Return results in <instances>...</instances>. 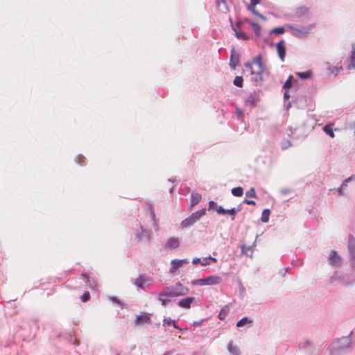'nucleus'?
Returning a JSON list of instances; mask_svg holds the SVG:
<instances>
[{
	"mask_svg": "<svg viewBox=\"0 0 355 355\" xmlns=\"http://www.w3.org/2000/svg\"><path fill=\"white\" fill-rule=\"evenodd\" d=\"M351 346V340L349 337H343L335 340L331 345V355H342Z\"/></svg>",
	"mask_w": 355,
	"mask_h": 355,
	"instance_id": "obj_1",
	"label": "nucleus"
},
{
	"mask_svg": "<svg viewBox=\"0 0 355 355\" xmlns=\"http://www.w3.org/2000/svg\"><path fill=\"white\" fill-rule=\"evenodd\" d=\"M245 67L250 69L252 74H258L261 76L265 70V67L262 62V57L261 55L256 56L252 63L247 62L245 64Z\"/></svg>",
	"mask_w": 355,
	"mask_h": 355,
	"instance_id": "obj_2",
	"label": "nucleus"
},
{
	"mask_svg": "<svg viewBox=\"0 0 355 355\" xmlns=\"http://www.w3.org/2000/svg\"><path fill=\"white\" fill-rule=\"evenodd\" d=\"M288 28L293 35L297 37H303L306 36L311 31L310 27H295L293 25H288Z\"/></svg>",
	"mask_w": 355,
	"mask_h": 355,
	"instance_id": "obj_3",
	"label": "nucleus"
},
{
	"mask_svg": "<svg viewBox=\"0 0 355 355\" xmlns=\"http://www.w3.org/2000/svg\"><path fill=\"white\" fill-rule=\"evenodd\" d=\"M176 295L177 293L173 291L171 288H168L167 291H163L159 294L158 300L161 302L163 306H166L170 302V300L167 299V297H173Z\"/></svg>",
	"mask_w": 355,
	"mask_h": 355,
	"instance_id": "obj_4",
	"label": "nucleus"
},
{
	"mask_svg": "<svg viewBox=\"0 0 355 355\" xmlns=\"http://www.w3.org/2000/svg\"><path fill=\"white\" fill-rule=\"evenodd\" d=\"M150 322L151 320L149 314L142 313L136 318L135 323L136 325L139 326L146 324H149L150 323Z\"/></svg>",
	"mask_w": 355,
	"mask_h": 355,
	"instance_id": "obj_5",
	"label": "nucleus"
},
{
	"mask_svg": "<svg viewBox=\"0 0 355 355\" xmlns=\"http://www.w3.org/2000/svg\"><path fill=\"white\" fill-rule=\"evenodd\" d=\"M277 51L280 60L284 61L286 56V46L284 40H281L277 44Z\"/></svg>",
	"mask_w": 355,
	"mask_h": 355,
	"instance_id": "obj_6",
	"label": "nucleus"
},
{
	"mask_svg": "<svg viewBox=\"0 0 355 355\" xmlns=\"http://www.w3.org/2000/svg\"><path fill=\"white\" fill-rule=\"evenodd\" d=\"M330 264L332 266H338L341 262V258L338 254L337 252L335 250H332L331 252L330 257H329Z\"/></svg>",
	"mask_w": 355,
	"mask_h": 355,
	"instance_id": "obj_7",
	"label": "nucleus"
},
{
	"mask_svg": "<svg viewBox=\"0 0 355 355\" xmlns=\"http://www.w3.org/2000/svg\"><path fill=\"white\" fill-rule=\"evenodd\" d=\"M239 62V55L236 53L235 50L233 49L231 51V56L230 60V65L232 68L235 69Z\"/></svg>",
	"mask_w": 355,
	"mask_h": 355,
	"instance_id": "obj_8",
	"label": "nucleus"
},
{
	"mask_svg": "<svg viewBox=\"0 0 355 355\" xmlns=\"http://www.w3.org/2000/svg\"><path fill=\"white\" fill-rule=\"evenodd\" d=\"M187 263H188V261L186 259L172 260L171 262V270L173 271Z\"/></svg>",
	"mask_w": 355,
	"mask_h": 355,
	"instance_id": "obj_9",
	"label": "nucleus"
},
{
	"mask_svg": "<svg viewBox=\"0 0 355 355\" xmlns=\"http://www.w3.org/2000/svg\"><path fill=\"white\" fill-rule=\"evenodd\" d=\"M222 278L219 276L211 275L206 278V285H216L221 282Z\"/></svg>",
	"mask_w": 355,
	"mask_h": 355,
	"instance_id": "obj_10",
	"label": "nucleus"
},
{
	"mask_svg": "<svg viewBox=\"0 0 355 355\" xmlns=\"http://www.w3.org/2000/svg\"><path fill=\"white\" fill-rule=\"evenodd\" d=\"M193 300L194 297H186L179 301L178 305L182 308L189 309Z\"/></svg>",
	"mask_w": 355,
	"mask_h": 355,
	"instance_id": "obj_11",
	"label": "nucleus"
},
{
	"mask_svg": "<svg viewBox=\"0 0 355 355\" xmlns=\"http://www.w3.org/2000/svg\"><path fill=\"white\" fill-rule=\"evenodd\" d=\"M227 349L231 355H240L239 348L233 341L229 343Z\"/></svg>",
	"mask_w": 355,
	"mask_h": 355,
	"instance_id": "obj_12",
	"label": "nucleus"
},
{
	"mask_svg": "<svg viewBox=\"0 0 355 355\" xmlns=\"http://www.w3.org/2000/svg\"><path fill=\"white\" fill-rule=\"evenodd\" d=\"M322 130L327 135H329L331 138H334L335 137L334 130H336L337 129L334 128V123H329L326 125Z\"/></svg>",
	"mask_w": 355,
	"mask_h": 355,
	"instance_id": "obj_13",
	"label": "nucleus"
},
{
	"mask_svg": "<svg viewBox=\"0 0 355 355\" xmlns=\"http://www.w3.org/2000/svg\"><path fill=\"white\" fill-rule=\"evenodd\" d=\"M179 245H180L179 239L178 238H175V237L169 239L167 241L166 244V246L168 248H171V249L177 248L179 247Z\"/></svg>",
	"mask_w": 355,
	"mask_h": 355,
	"instance_id": "obj_14",
	"label": "nucleus"
},
{
	"mask_svg": "<svg viewBox=\"0 0 355 355\" xmlns=\"http://www.w3.org/2000/svg\"><path fill=\"white\" fill-rule=\"evenodd\" d=\"M216 5L218 8L222 12H226L228 10L226 0H216Z\"/></svg>",
	"mask_w": 355,
	"mask_h": 355,
	"instance_id": "obj_15",
	"label": "nucleus"
},
{
	"mask_svg": "<svg viewBox=\"0 0 355 355\" xmlns=\"http://www.w3.org/2000/svg\"><path fill=\"white\" fill-rule=\"evenodd\" d=\"M252 323V320H250L247 317H244L242 319H241L239 321L236 323L237 327H241L245 326V324H251Z\"/></svg>",
	"mask_w": 355,
	"mask_h": 355,
	"instance_id": "obj_16",
	"label": "nucleus"
},
{
	"mask_svg": "<svg viewBox=\"0 0 355 355\" xmlns=\"http://www.w3.org/2000/svg\"><path fill=\"white\" fill-rule=\"evenodd\" d=\"M201 195L198 193H192L191 194V205H197L201 200Z\"/></svg>",
	"mask_w": 355,
	"mask_h": 355,
	"instance_id": "obj_17",
	"label": "nucleus"
},
{
	"mask_svg": "<svg viewBox=\"0 0 355 355\" xmlns=\"http://www.w3.org/2000/svg\"><path fill=\"white\" fill-rule=\"evenodd\" d=\"M136 237H137V239H138V241H141V240H142V238H143V237H146V239H147L148 241H149V239H150V234H149V233H148V231H146V230H145L141 229V233H138V234L136 235Z\"/></svg>",
	"mask_w": 355,
	"mask_h": 355,
	"instance_id": "obj_18",
	"label": "nucleus"
},
{
	"mask_svg": "<svg viewBox=\"0 0 355 355\" xmlns=\"http://www.w3.org/2000/svg\"><path fill=\"white\" fill-rule=\"evenodd\" d=\"M255 6H252V4L250 3L248 6V8L249 10H250L254 15L258 16L259 17H260L261 19H263V20H266V18L262 15L261 14H260L259 12H257L255 9Z\"/></svg>",
	"mask_w": 355,
	"mask_h": 355,
	"instance_id": "obj_19",
	"label": "nucleus"
},
{
	"mask_svg": "<svg viewBox=\"0 0 355 355\" xmlns=\"http://www.w3.org/2000/svg\"><path fill=\"white\" fill-rule=\"evenodd\" d=\"M228 312H229V307H228V306H223L221 309V310H220V313H219V314L218 315V318L220 320H224L225 318V317H226V315H227Z\"/></svg>",
	"mask_w": 355,
	"mask_h": 355,
	"instance_id": "obj_20",
	"label": "nucleus"
},
{
	"mask_svg": "<svg viewBox=\"0 0 355 355\" xmlns=\"http://www.w3.org/2000/svg\"><path fill=\"white\" fill-rule=\"evenodd\" d=\"M232 193L236 197H241L243 194V189L241 187H234L232 189Z\"/></svg>",
	"mask_w": 355,
	"mask_h": 355,
	"instance_id": "obj_21",
	"label": "nucleus"
},
{
	"mask_svg": "<svg viewBox=\"0 0 355 355\" xmlns=\"http://www.w3.org/2000/svg\"><path fill=\"white\" fill-rule=\"evenodd\" d=\"M270 214V211L268 209H266L263 211L261 220L263 223H266L269 220V216Z\"/></svg>",
	"mask_w": 355,
	"mask_h": 355,
	"instance_id": "obj_22",
	"label": "nucleus"
},
{
	"mask_svg": "<svg viewBox=\"0 0 355 355\" xmlns=\"http://www.w3.org/2000/svg\"><path fill=\"white\" fill-rule=\"evenodd\" d=\"M195 223L194 220H192V218L189 216L187 218L184 219L181 223V226L182 227H187L189 226H191Z\"/></svg>",
	"mask_w": 355,
	"mask_h": 355,
	"instance_id": "obj_23",
	"label": "nucleus"
},
{
	"mask_svg": "<svg viewBox=\"0 0 355 355\" xmlns=\"http://www.w3.org/2000/svg\"><path fill=\"white\" fill-rule=\"evenodd\" d=\"M249 24H250L255 33L257 35H259L261 34V26L259 24L253 21H249Z\"/></svg>",
	"mask_w": 355,
	"mask_h": 355,
	"instance_id": "obj_24",
	"label": "nucleus"
},
{
	"mask_svg": "<svg viewBox=\"0 0 355 355\" xmlns=\"http://www.w3.org/2000/svg\"><path fill=\"white\" fill-rule=\"evenodd\" d=\"M235 31V35L238 39H241L243 40H247L249 39V37L242 31H237L236 28H233Z\"/></svg>",
	"mask_w": 355,
	"mask_h": 355,
	"instance_id": "obj_25",
	"label": "nucleus"
},
{
	"mask_svg": "<svg viewBox=\"0 0 355 355\" xmlns=\"http://www.w3.org/2000/svg\"><path fill=\"white\" fill-rule=\"evenodd\" d=\"M172 324L175 328L179 329L176 325L175 320H171L170 318H164L163 320V326H169Z\"/></svg>",
	"mask_w": 355,
	"mask_h": 355,
	"instance_id": "obj_26",
	"label": "nucleus"
},
{
	"mask_svg": "<svg viewBox=\"0 0 355 355\" xmlns=\"http://www.w3.org/2000/svg\"><path fill=\"white\" fill-rule=\"evenodd\" d=\"M297 75L302 78L307 79L311 76L312 72L311 71H306L304 72H298V73H297Z\"/></svg>",
	"mask_w": 355,
	"mask_h": 355,
	"instance_id": "obj_27",
	"label": "nucleus"
},
{
	"mask_svg": "<svg viewBox=\"0 0 355 355\" xmlns=\"http://www.w3.org/2000/svg\"><path fill=\"white\" fill-rule=\"evenodd\" d=\"M243 78L241 76H236L234 80V85L239 87H243Z\"/></svg>",
	"mask_w": 355,
	"mask_h": 355,
	"instance_id": "obj_28",
	"label": "nucleus"
},
{
	"mask_svg": "<svg viewBox=\"0 0 355 355\" xmlns=\"http://www.w3.org/2000/svg\"><path fill=\"white\" fill-rule=\"evenodd\" d=\"M285 32V29L283 27H277L270 31V34H284Z\"/></svg>",
	"mask_w": 355,
	"mask_h": 355,
	"instance_id": "obj_29",
	"label": "nucleus"
},
{
	"mask_svg": "<svg viewBox=\"0 0 355 355\" xmlns=\"http://www.w3.org/2000/svg\"><path fill=\"white\" fill-rule=\"evenodd\" d=\"M135 284L139 287L144 288V279L142 277H139L137 279H136L135 282Z\"/></svg>",
	"mask_w": 355,
	"mask_h": 355,
	"instance_id": "obj_30",
	"label": "nucleus"
},
{
	"mask_svg": "<svg viewBox=\"0 0 355 355\" xmlns=\"http://www.w3.org/2000/svg\"><path fill=\"white\" fill-rule=\"evenodd\" d=\"M240 211V209L232 208L230 209H226V214H229L232 216V220L234 219V216L236 214L238 211Z\"/></svg>",
	"mask_w": 355,
	"mask_h": 355,
	"instance_id": "obj_31",
	"label": "nucleus"
},
{
	"mask_svg": "<svg viewBox=\"0 0 355 355\" xmlns=\"http://www.w3.org/2000/svg\"><path fill=\"white\" fill-rule=\"evenodd\" d=\"M292 78H293V76H290L289 78H288V80L285 82V83L284 85V89H289L292 87Z\"/></svg>",
	"mask_w": 355,
	"mask_h": 355,
	"instance_id": "obj_32",
	"label": "nucleus"
},
{
	"mask_svg": "<svg viewBox=\"0 0 355 355\" xmlns=\"http://www.w3.org/2000/svg\"><path fill=\"white\" fill-rule=\"evenodd\" d=\"M76 161L78 164L83 165L85 163V157L82 155H78L76 157Z\"/></svg>",
	"mask_w": 355,
	"mask_h": 355,
	"instance_id": "obj_33",
	"label": "nucleus"
},
{
	"mask_svg": "<svg viewBox=\"0 0 355 355\" xmlns=\"http://www.w3.org/2000/svg\"><path fill=\"white\" fill-rule=\"evenodd\" d=\"M245 195L247 197H250V198H256L257 197L256 192H255V190L254 188H250V190L246 192Z\"/></svg>",
	"mask_w": 355,
	"mask_h": 355,
	"instance_id": "obj_34",
	"label": "nucleus"
},
{
	"mask_svg": "<svg viewBox=\"0 0 355 355\" xmlns=\"http://www.w3.org/2000/svg\"><path fill=\"white\" fill-rule=\"evenodd\" d=\"M81 300L83 302L88 301L90 298V294L88 291L85 292L81 296Z\"/></svg>",
	"mask_w": 355,
	"mask_h": 355,
	"instance_id": "obj_35",
	"label": "nucleus"
},
{
	"mask_svg": "<svg viewBox=\"0 0 355 355\" xmlns=\"http://www.w3.org/2000/svg\"><path fill=\"white\" fill-rule=\"evenodd\" d=\"M193 284L200 286L206 285V278L196 279Z\"/></svg>",
	"mask_w": 355,
	"mask_h": 355,
	"instance_id": "obj_36",
	"label": "nucleus"
},
{
	"mask_svg": "<svg viewBox=\"0 0 355 355\" xmlns=\"http://www.w3.org/2000/svg\"><path fill=\"white\" fill-rule=\"evenodd\" d=\"M355 68V52H353L351 56V62L349 65V69Z\"/></svg>",
	"mask_w": 355,
	"mask_h": 355,
	"instance_id": "obj_37",
	"label": "nucleus"
},
{
	"mask_svg": "<svg viewBox=\"0 0 355 355\" xmlns=\"http://www.w3.org/2000/svg\"><path fill=\"white\" fill-rule=\"evenodd\" d=\"M349 248L350 250V254H351L352 259V261H354L355 260V249H354L352 247L351 243H349Z\"/></svg>",
	"mask_w": 355,
	"mask_h": 355,
	"instance_id": "obj_38",
	"label": "nucleus"
},
{
	"mask_svg": "<svg viewBox=\"0 0 355 355\" xmlns=\"http://www.w3.org/2000/svg\"><path fill=\"white\" fill-rule=\"evenodd\" d=\"M216 211L218 214H226V209H225L223 207L218 206L216 208Z\"/></svg>",
	"mask_w": 355,
	"mask_h": 355,
	"instance_id": "obj_39",
	"label": "nucleus"
},
{
	"mask_svg": "<svg viewBox=\"0 0 355 355\" xmlns=\"http://www.w3.org/2000/svg\"><path fill=\"white\" fill-rule=\"evenodd\" d=\"M190 217L192 218V220H194V222L196 223L197 220H198L200 219V217L198 216V214L196 212L193 213Z\"/></svg>",
	"mask_w": 355,
	"mask_h": 355,
	"instance_id": "obj_40",
	"label": "nucleus"
},
{
	"mask_svg": "<svg viewBox=\"0 0 355 355\" xmlns=\"http://www.w3.org/2000/svg\"><path fill=\"white\" fill-rule=\"evenodd\" d=\"M216 207V203L214 201L209 202V209H213Z\"/></svg>",
	"mask_w": 355,
	"mask_h": 355,
	"instance_id": "obj_41",
	"label": "nucleus"
},
{
	"mask_svg": "<svg viewBox=\"0 0 355 355\" xmlns=\"http://www.w3.org/2000/svg\"><path fill=\"white\" fill-rule=\"evenodd\" d=\"M196 213L198 214V216L200 217V218L204 216L206 213V211H205V209H202L198 211H196Z\"/></svg>",
	"mask_w": 355,
	"mask_h": 355,
	"instance_id": "obj_42",
	"label": "nucleus"
},
{
	"mask_svg": "<svg viewBox=\"0 0 355 355\" xmlns=\"http://www.w3.org/2000/svg\"><path fill=\"white\" fill-rule=\"evenodd\" d=\"M243 202L247 204V205H256L255 201L251 200H248V199H245Z\"/></svg>",
	"mask_w": 355,
	"mask_h": 355,
	"instance_id": "obj_43",
	"label": "nucleus"
},
{
	"mask_svg": "<svg viewBox=\"0 0 355 355\" xmlns=\"http://www.w3.org/2000/svg\"><path fill=\"white\" fill-rule=\"evenodd\" d=\"M350 180V178H348V179H346L343 182V184L340 187V189H339V192L341 193V190L343 189L344 187H346L347 186V183L349 182V180Z\"/></svg>",
	"mask_w": 355,
	"mask_h": 355,
	"instance_id": "obj_44",
	"label": "nucleus"
},
{
	"mask_svg": "<svg viewBox=\"0 0 355 355\" xmlns=\"http://www.w3.org/2000/svg\"><path fill=\"white\" fill-rule=\"evenodd\" d=\"M209 262L208 261V259L207 257V258H205L202 261H201L200 262V265L202 266H207V265H209Z\"/></svg>",
	"mask_w": 355,
	"mask_h": 355,
	"instance_id": "obj_45",
	"label": "nucleus"
},
{
	"mask_svg": "<svg viewBox=\"0 0 355 355\" xmlns=\"http://www.w3.org/2000/svg\"><path fill=\"white\" fill-rule=\"evenodd\" d=\"M200 262H201V259L200 258H194L192 261V263L193 264H198V263L200 264Z\"/></svg>",
	"mask_w": 355,
	"mask_h": 355,
	"instance_id": "obj_46",
	"label": "nucleus"
},
{
	"mask_svg": "<svg viewBox=\"0 0 355 355\" xmlns=\"http://www.w3.org/2000/svg\"><path fill=\"white\" fill-rule=\"evenodd\" d=\"M261 0H251L250 3L252 4V6H256L259 4L261 2Z\"/></svg>",
	"mask_w": 355,
	"mask_h": 355,
	"instance_id": "obj_47",
	"label": "nucleus"
},
{
	"mask_svg": "<svg viewBox=\"0 0 355 355\" xmlns=\"http://www.w3.org/2000/svg\"><path fill=\"white\" fill-rule=\"evenodd\" d=\"M291 146V144L290 141L287 140V141L284 143V146H282V148H286L287 147Z\"/></svg>",
	"mask_w": 355,
	"mask_h": 355,
	"instance_id": "obj_48",
	"label": "nucleus"
},
{
	"mask_svg": "<svg viewBox=\"0 0 355 355\" xmlns=\"http://www.w3.org/2000/svg\"><path fill=\"white\" fill-rule=\"evenodd\" d=\"M208 260H211L213 262L216 263L217 261V259L214 257H212L211 256H209V257H207Z\"/></svg>",
	"mask_w": 355,
	"mask_h": 355,
	"instance_id": "obj_49",
	"label": "nucleus"
},
{
	"mask_svg": "<svg viewBox=\"0 0 355 355\" xmlns=\"http://www.w3.org/2000/svg\"><path fill=\"white\" fill-rule=\"evenodd\" d=\"M200 324H201V322H193V325L194 327H198V326H200Z\"/></svg>",
	"mask_w": 355,
	"mask_h": 355,
	"instance_id": "obj_50",
	"label": "nucleus"
},
{
	"mask_svg": "<svg viewBox=\"0 0 355 355\" xmlns=\"http://www.w3.org/2000/svg\"><path fill=\"white\" fill-rule=\"evenodd\" d=\"M288 97H289V96H288V92H286L284 93V98H288Z\"/></svg>",
	"mask_w": 355,
	"mask_h": 355,
	"instance_id": "obj_51",
	"label": "nucleus"
},
{
	"mask_svg": "<svg viewBox=\"0 0 355 355\" xmlns=\"http://www.w3.org/2000/svg\"><path fill=\"white\" fill-rule=\"evenodd\" d=\"M82 276L85 277H87L85 274H83Z\"/></svg>",
	"mask_w": 355,
	"mask_h": 355,
	"instance_id": "obj_52",
	"label": "nucleus"
},
{
	"mask_svg": "<svg viewBox=\"0 0 355 355\" xmlns=\"http://www.w3.org/2000/svg\"><path fill=\"white\" fill-rule=\"evenodd\" d=\"M354 261H355V260H354ZM352 263H354V261H352Z\"/></svg>",
	"mask_w": 355,
	"mask_h": 355,
	"instance_id": "obj_53",
	"label": "nucleus"
},
{
	"mask_svg": "<svg viewBox=\"0 0 355 355\" xmlns=\"http://www.w3.org/2000/svg\"><path fill=\"white\" fill-rule=\"evenodd\" d=\"M116 355H120L119 354H116Z\"/></svg>",
	"mask_w": 355,
	"mask_h": 355,
	"instance_id": "obj_54",
	"label": "nucleus"
},
{
	"mask_svg": "<svg viewBox=\"0 0 355 355\" xmlns=\"http://www.w3.org/2000/svg\"><path fill=\"white\" fill-rule=\"evenodd\" d=\"M354 125H355V123H354Z\"/></svg>",
	"mask_w": 355,
	"mask_h": 355,
	"instance_id": "obj_55",
	"label": "nucleus"
}]
</instances>
